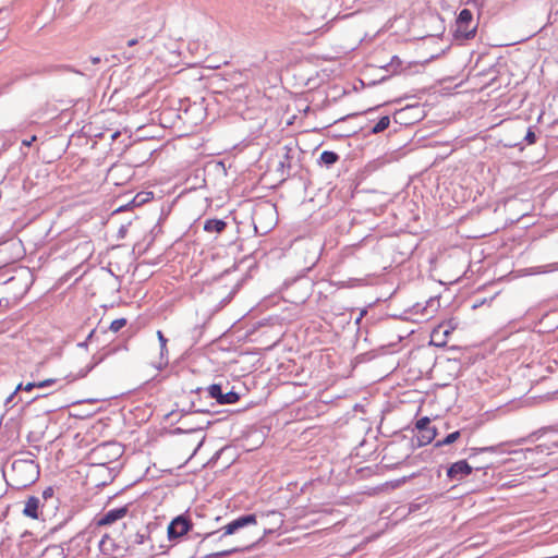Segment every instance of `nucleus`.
<instances>
[{"mask_svg":"<svg viewBox=\"0 0 558 558\" xmlns=\"http://www.w3.org/2000/svg\"><path fill=\"white\" fill-rule=\"evenodd\" d=\"M502 446H504V444H498V445L487 446V447H473V448H470L468 450L469 451V459L473 460V463H474L473 465L485 464L486 462L481 463V460L475 461L476 456H478L481 453H498V452H502L501 451V447Z\"/></svg>","mask_w":558,"mask_h":558,"instance_id":"nucleus-14","label":"nucleus"},{"mask_svg":"<svg viewBox=\"0 0 558 558\" xmlns=\"http://www.w3.org/2000/svg\"><path fill=\"white\" fill-rule=\"evenodd\" d=\"M206 388L197 387L195 389H191V397L189 400V404L183 407L181 412L187 416L194 413H211V410L207 407L206 397Z\"/></svg>","mask_w":558,"mask_h":558,"instance_id":"nucleus-7","label":"nucleus"},{"mask_svg":"<svg viewBox=\"0 0 558 558\" xmlns=\"http://www.w3.org/2000/svg\"><path fill=\"white\" fill-rule=\"evenodd\" d=\"M477 24L473 23V13L469 9H462L456 20L454 38L457 40H470L475 37Z\"/></svg>","mask_w":558,"mask_h":558,"instance_id":"nucleus-4","label":"nucleus"},{"mask_svg":"<svg viewBox=\"0 0 558 558\" xmlns=\"http://www.w3.org/2000/svg\"><path fill=\"white\" fill-rule=\"evenodd\" d=\"M460 436H461V430H454V432L448 434L442 439L437 440L435 442L434 447L439 448L442 446H449V445L453 444L454 441H457L460 438Z\"/></svg>","mask_w":558,"mask_h":558,"instance_id":"nucleus-25","label":"nucleus"},{"mask_svg":"<svg viewBox=\"0 0 558 558\" xmlns=\"http://www.w3.org/2000/svg\"><path fill=\"white\" fill-rule=\"evenodd\" d=\"M95 333H96V330H95V329L90 330V332L88 333L87 338H86L84 341H82V342L77 343V347H80V348H86V347H87V342H88V341H90V340L93 339V337L95 336Z\"/></svg>","mask_w":558,"mask_h":558,"instance_id":"nucleus-38","label":"nucleus"},{"mask_svg":"<svg viewBox=\"0 0 558 558\" xmlns=\"http://www.w3.org/2000/svg\"><path fill=\"white\" fill-rule=\"evenodd\" d=\"M423 311L425 312V315H428V314H429V313H428V311H427V306H426V307H424V310H423Z\"/></svg>","mask_w":558,"mask_h":558,"instance_id":"nucleus-52","label":"nucleus"},{"mask_svg":"<svg viewBox=\"0 0 558 558\" xmlns=\"http://www.w3.org/2000/svg\"><path fill=\"white\" fill-rule=\"evenodd\" d=\"M121 454V446L114 441L100 444L93 450V457L100 465L111 462Z\"/></svg>","mask_w":558,"mask_h":558,"instance_id":"nucleus-9","label":"nucleus"},{"mask_svg":"<svg viewBox=\"0 0 558 558\" xmlns=\"http://www.w3.org/2000/svg\"><path fill=\"white\" fill-rule=\"evenodd\" d=\"M211 399H215L218 404H234L240 396L234 390L223 392L220 384H213L206 388V400Z\"/></svg>","mask_w":558,"mask_h":558,"instance_id":"nucleus-10","label":"nucleus"},{"mask_svg":"<svg viewBox=\"0 0 558 558\" xmlns=\"http://www.w3.org/2000/svg\"><path fill=\"white\" fill-rule=\"evenodd\" d=\"M410 63L408 66H404V62L398 57L393 56L389 63L381 66L386 71L390 72L391 74H400L407 71L408 68H410Z\"/></svg>","mask_w":558,"mask_h":558,"instance_id":"nucleus-19","label":"nucleus"},{"mask_svg":"<svg viewBox=\"0 0 558 558\" xmlns=\"http://www.w3.org/2000/svg\"><path fill=\"white\" fill-rule=\"evenodd\" d=\"M34 388H37V383L36 381H33V383H27L26 385H23L22 383L19 384L16 386V391H26V392H29L32 391Z\"/></svg>","mask_w":558,"mask_h":558,"instance_id":"nucleus-34","label":"nucleus"},{"mask_svg":"<svg viewBox=\"0 0 558 558\" xmlns=\"http://www.w3.org/2000/svg\"><path fill=\"white\" fill-rule=\"evenodd\" d=\"M267 209L268 210H274V207L272 206H267Z\"/></svg>","mask_w":558,"mask_h":558,"instance_id":"nucleus-53","label":"nucleus"},{"mask_svg":"<svg viewBox=\"0 0 558 558\" xmlns=\"http://www.w3.org/2000/svg\"><path fill=\"white\" fill-rule=\"evenodd\" d=\"M47 397H48V395H47V393H44V395H36L35 397H33L32 399L27 400L26 402H27L28 404H31V403L37 402V401H39V400L46 399Z\"/></svg>","mask_w":558,"mask_h":558,"instance_id":"nucleus-41","label":"nucleus"},{"mask_svg":"<svg viewBox=\"0 0 558 558\" xmlns=\"http://www.w3.org/2000/svg\"><path fill=\"white\" fill-rule=\"evenodd\" d=\"M436 436L437 428L430 425L422 432L417 433L415 438L412 439V442L414 444L415 440L417 447H423L430 444L436 438Z\"/></svg>","mask_w":558,"mask_h":558,"instance_id":"nucleus-15","label":"nucleus"},{"mask_svg":"<svg viewBox=\"0 0 558 558\" xmlns=\"http://www.w3.org/2000/svg\"><path fill=\"white\" fill-rule=\"evenodd\" d=\"M296 27L300 33L311 34L319 28V22H311V21H307L306 17H301L298 21Z\"/></svg>","mask_w":558,"mask_h":558,"instance_id":"nucleus-21","label":"nucleus"},{"mask_svg":"<svg viewBox=\"0 0 558 558\" xmlns=\"http://www.w3.org/2000/svg\"><path fill=\"white\" fill-rule=\"evenodd\" d=\"M37 140L36 135L31 136L28 140H23L22 145L29 147Z\"/></svg>","mask_w":558,"mask_h":558,"instance_id":"nucleus-42","label":"nucleus"},{"mask_svg":"<svg viewBox=\"0 0 558 558\" xmlns=\"http://www.w3.org/2000/svg\"><path fill=\"white\" fill-rule=\"evenodd\" d=\"M339 160V155L332 150H324L318 159V163L330 168Z\"/></svg>","mask_w":558,"mask_h":558,"instance_id":"nucleus-22","label":"nucleus"},{"mask_svg":"<svg viewBox=\"0 0 558 558\" xmlns=\"http://www.w3.org/2000/svg\"><path fill=\"white\" fill-rule=\"evenodd\" d=\"M539 131L535 126H529L526 129L525 135L522 138V145H532L536 143L537 134Z\"/></svg>","mask_w":558,"mask_h":558,"instance_id":"nucleus-26","label":"nucleus"},{"mask_svg":"<svg viewBox=\"0 0 558 558\" xmlns=\"http://www.w3.org/2000/svg\"><path fill=\"white\" fill-rule=\"evenodd\" d=\"M435 302H436V301H435L434 299H430V300H429V302H428V304H430V305H432V304H434Z\"/></svg>","mask_w":558,"mask_h":558,"instance_id":"nucleus-51","label":"nucleus"},{"mask_svg":"<svg viewBox=\"0 0 558 558\" xmlns=\"http://www.w3.org/2000/svg\"><path fill=\"white\" fill-rule=\"evenodd\" d=\"M548 450V447L546 445H538L534 449H529V451H537V452H545Z\"/></svg>","mask_w":558,"mask_h":558,"instance_id":"nucleus-43","label":"nucleus"},{"mask_svg":"<svg viewBox=\"0 0 558 558\" xmlns=\"http://www.w3.org/2000/svg\"><path fill=\"white\" fill-rule=\"evenodd\" d=\"M90 62L93 64H98L100 62V58L99 57H90Z\"/></svg>","mask_w":558,"mask_h":558,"instance_id":"nucleus-46","label":"nucleus"},{"mask_svg":"<svg viewBox=\"0 0 558 558\" xmlns=\"http://www.w3.org/2000/svg\"><path fill=\"white\" fill-rule=\"evenodd\" d=\"M128 320L126 318H118L111 322L109 329L113 332H118L120 329H122L126 325Z\"/></svg>","mask_w":558,"mask_h":558,"instance_id":"nucleus-32","label":"nucleus"},{"mask_svg":"<svg viewBox=\"0 0 558 558\" xmlns=\"http://www.w3.org/2000/svg\"><path fill=\"white\" fill-rule=\"evenodd\" d=\"M56 379L53 378H49V379H45V380H41V381H37V388H46V387H50L52 386L53 384H56Z\"/></svg>","mask_w":558,"mask_h":558,"instance_id":"nucleus-37","label":"nucleus"},{"mask_svg":"<svg viewBox=\"0 0 558 558\" xmlns=\"http://www.w3.org/2000/svg\"><path fill=\"white\" fill-rule=\"evenodd\" d=\"M554 271H558V262L525 268V275L529 276L544 275Z\"/></svg>","mask_w":558,"mask_h":558,"instance_id":"nucleus-18","label":"nucleus"},{"mask_svg":"<svg viewBox=\"0 0 558 558\" xmlns=\"http://www.w3.org/2000/svg\"><path fill=\"white\" fill-rule=\"evenodd\" d=\"M365 313H366V311H362V312L360 313L359 317H357V318H356V320H355V324H360V322L362 320V318H363V316H364V314H365Z\"/></svg>","mask_w":558,"mask_h":558,"instance_id":"nucleus-47","label":"nucleus"},{"mask_svg":"<svg viewBox=\"0 0 558 558\" xmlns=\"http://www.w3.org/2000/svg\"><path fill=\"white\" fill-rule=\"evenodd\" d=\"M137 43H138V40L136 38H133V39L128 40L126 45H128V47H133Z\"/></svg>","mask_w":558,"mask_h":558,"instance_id":"nucleus-45","label":"nucleus"},{"mask_svg":"<svg viewBox=\"0 0 558 558\" xmlns=\"http://www.w3.org/2000/svg\"><path fill=\"white\" fill-rule=\"evenodd\" d=\"M121 168L120 167H117L116 169H113V172L117 171V170H120Z\"/></svg>","mask_w":558,"mask_h":558,"instance_id":"nucleus-56","label":"nucleus"},{"mask_svg":"<svg viewBox=\"0 0 558 558\" xmlns=\"http://www.w3.org/2000/svg\"><path fill=\"white\" fill-rule=\"evenodd\" d=\"M505 147L508 148H514L518 147L520 150H523L524 146L522 145V142H508L504 144Z\"/></svg>","mask_w":558,"mask_h":558,"instance_id":"nucleus-40","label":"nucleus"},{"mask_svg":"<svg viewBox=\"0 0 558 558\" xmlns=\"http://www.w3.org/2000/svg\"><path fill=\"white\" fill-rule=\"evenodd\" d=\"M99 549L102 555L108 558H123L128 554L120 539L117 538L113 527L109 532H106L99 541Z\"/></svg>","mask_w":558,"mask_h":558,"instance_id":"nucleus-6","label":"nucleus"},{"mask_svg":"<svg viewBox=\"0 0 558 558\" xmlns=\"http://www.w3.org/2000/svg\"><path fill=\"white\" fill-rule=\"evenodd\" d=\"M102 360H104V356L93 355L92 363L89 365H87L85 368L81 369L78 372V374L75 376V379L85 377Z\"/></svg>","mask_w":558,"mask_h":558,"instance_id":"nucleus-27","label":"nucleus"},{"mask_svg":"<svg viewBox=\"0 0 558 558\" xmlns=\"http://www.w3.org/2000/svg\"><path fill=\"white\" fill-rule=\"evenodd\" d=\"M430 426V418L428 416H423L418 418L415 423V429L417 433Z\"/></svg>","mask_w":558,"mask_h":558,"instance_id":"nucleus-33","label":"nucleus"},{"mask_svg":"<svg viewBox=\"0 0 558 558\" xmlns=\"http://www.w3.org/2000/svg\"><path fill=\"white\" fill-rule=\"evenodd\" d=\"M203 328H204V326H195L192 329V338L194 339L195 342H197L198 339L201 338L202 332H203Z\"/></svg>","mask_w":558,"mask_h":558,"instance_id":"nucleus-36","label":"nucleus"},{"mask_svg":"<svg viewBox=\"0 0 558 558\" xmlns=\"http://www.w3.org/2000/svg\"><path fill=\"white\" fill-rule=\"evenodd\" d=\"M547 430V427H542L533 433H531L527 437H523V438H520L515 441H512V444L514 445H521V444H524L526 441H530V440H534L535 438L544 435Z\"/></svg>","mask_w":558,"mask_h":558,"instance_id":"nucleus-30","label":"nucleus"},{"mask_svg":"<svg viewBox=\"0 0 558 558\" xmlns=\"http://www.w3.org/2000/svg\"><path fill=\"white\" fill-rule=\"evenodd\" d=\"M60 70L62 71H68V72H74V73H77V74H82V72L77 71V70H74L72 69L70 65H60L58 66Z\"/></svg>","mask_w":558,"mask_h":558,"instance_id":"nucleus-44","label":"nucleus"},{"mask_svg":"<svg viewBox=\"0 0 558 558\" xmlns=\"http://www.w3.org/2000/svg\"><path fill=\"white\" fill-rule=\"evenodd\" d=\"M284 154L279 160L276 171L279 173L281 181L287 180L289 177L294 175L300 169V160H292L290 156L292 149L287 146L283 147Z\"/></svg>","mask_w":558,"mask_h":558,"instance_id":"nucleus-11","label":"nucleus"},{"mask_svg":"<svg viewBox=\"0 0 558 558\" xmlns=\"http://www.w3.org/2000/svg\"><path fill=\"white\" fill-rule=\"evenodd\" d=\"M17 392H19V391H16V389H15L12 393H10V395L7 397L5 401H4V405H10L11 403H12V404H15V403H16V402H15V398H16Z\"/></svg>","mask_w":558,"mask_h":558,"instance_id":"nucleus-39","label":"nucleus"},{"mask_svg":"<svg viewBox=\"0 0 558 558\" xmlns=\"http://www.w3.org/2000/svg\"><path fill=\"white\" fill-rule=\"evenodd\" d=\"M146 197H142L141 194H137L128 205L125 206H120L116 213H119V211H123L125 210L129 206H140L141 204H143L144 202H146Z\"/></svg>","mask_w":558,"mask_h":558,"instance_id":"nucleus-31","label":"nucleus"},{"mask_svg":"<svg viewBox=\"0 0 558 558\" xmlns=\"http://www.w3.org/2000/svg\"><path fill=\"white\" fill-rule=\"evenodd\" d=\"M113 532L128 554L132 555L137 546L150 541L149 526L140 524L135 519H129L119 526H113Z\"/></svg>","mask_w":558,"mask_h":558,"instance_id":"nucleus-1","label":"nucleus"},{"mask_svg":"<svg viewBox=\"0 0 558 558\" xmlns=\"http://www.w3.org/2000/svg\"><path fill=\"white\" fill-rule=\"evenodd\" d=\"M248 548H250V545L228 543L227 544V548H225V549H222L220 551H217V553L209 554L205 558H225V557L230 556V555H232L234 553L243 551V550H246Z\"/></svg>","mask_w":558,"mask_h":558,"instance_id":"nucleus-17","label":"nucleus"},{"mask_svg":"<svg viewBox=\"0 0 558 558\" xmlns=\"http://www.w3.org/2000/svg\"><path fill=\"white\" fill-rule=\"evenodd\" d=\"M386 80V76L381 77L378 82H383Z\"/></svg>","mask_w":558,"mask_h":558,"instance_id":"nucleus-55","label":"nucleus"},{"mask_svg":"<svg viewBox=\"0 0 558 558\" xmlns=\"http://www.w3.org/2000/svg\"><path fill=\"white\" fill-rule=\"evenodd\" d=\"M490 465L492 463L472 465L468 460L463 459L451 463L447 468L446 476L451 482H462L471 475L473 471H483L488 469Z\"/></svg>","mask_w":558,"mask_h":558,"instance_id":"nucleus-5","label":"nucleus"},{"mask_svg":"<svg viewBox=\"0 0 558 558\" xmlns=\"http://www.w3.org/2000/svg\"><path fill=\"white\" fill-rule=\"evenodd\" d=\"M203 429H204V425L198 424L196 426H190L186 429H183L182 427H177L175 433L195 432V430H203Z\"/></svg>","mask_w":558,"mask_h":558,"instance_id":"nucleus-35","label":"nucleus"},{"mask_svg":"<svg viewBox=\"0 0 558 558\" xmlns=\"http://www.w3.org/2000/svg\"><path fill=\"white\" fill-rule=\"evenodd\" d=\"M191 531H193V523L190 517L185 513L179 514L173 518L168 525V539L171 542L178 541Z\"/></svg>","mask_w":558,"mask_h":558,"instance_id":"nucleus-8","label":"nucleus"},{"mask_svg":"<svg viewBox=\"0 0 558 558\" xmlns=\"http://www.w3.org/2000/svg\"><path fill=\"white\" fill-rule=\"evenodd\" d=\"M157 338L160 344L159 361L154 363V367L158 371H162L169 364V352L167 348L168 339L165 337L161 330H157Z\"/></svg>","mask_w":558,"mask_h":558,"instance_id":"nucleus-13","label":"nucleus"},{"mask_svg":"<svg viewBox=\"0 0 558 558\" xmlns=\"http://www.w3.org/2000/svg\"><path fill=\"white\" fill-rule=\"evenodd\" d=\"M41 497L44 499V502L41 504V507L43 508H57V502H58V499H54V489L49 486V487H46L44 490H43V494H41Z\"/></svg>","mask_w":558,"mask_h":558,"instance_id":"nucleus-23","label":"nucleus"},{"mask_svg":"<svg viewBox=\"0 0 558 558\" xmlns=\"http://www.w3.org/2000/svg\"><path fill=\"white\" fill-rule=\"evenodd\" d=\"M130 504L124 505L119 508H113L106 511L101 518L98 520V525H111L116 523L118 520L123 519L129 512Z\"/></svg>","mask_w":558,"mask_h":558,"instance_id":"nucleus-12","label":"nucleus"},{"mask_svg":"<svg viewBox=\"0 0 558 558\" xmlns=\"http://www.w3.org/2000/svg\"><path fill=\"white\" fill-rule=\"evenodd\" d=\"M227 228V222L222 219H207L204 222V230L206 232L221 233Z\"/></svg>","mask_w":558,"mask_h":558,"instance_id":"nucleus-20","label":"nucleus"},{"mask_svg":"<svg viewBox=\"0 0 558 558\" xmlns=\"http://www.w3.org/2000/svg\"><path fill=\"white\" fill-rule=\"evenodd\" d=\"M307 298V293L301 296L300 301H304Z\"/></svg>","mask_w":558,"mask_h":558,"instance_id":"nucleus-49","label":"nucleus"},{"mask_svg":"<svg viewBox=\"0 0 558 558\" xmlns=\"http://www.w3.org/2000/svg\"><path fill=\"white\" fill-rule=\"evenodd\" d=\"M119 134H120L119 132H114V133H112L111 138H112V140H116V138L119 136Z\"/></svg>","mask_w":558,"mask_h":558,"instance_id":"nucleus-48","label":"nucleus"},{"mask_svg":"<svg viewBox=\"0 0 558 558\" xmlns=\"http://www.w3.org/2000/svg\"><path fill=\"white\" fill-rule=\"evenodd\" d=\"M390 124V117L383 116L379 120L372 126L369 130V134H379L388 129Z\"/></svg>","mask_w":558,"mask_h":558,"instance_id":"nucleus-24","label":"nucleus"},{"mask_svg":"<svg viewBox=\"0 0 558 558\" xmlns=\"http://www.w3.org/2000/svg\"><path fill=\"white\" fill-rule=\"evenodd\" d=\"M378 107H375V108H371L367 110V112H373L374 110H376Z\"/></svg>","mask_w":558,"mask_h":558,"instance_id":"nucleus-50","label":"nucleus"},{"mask_svg":"<svg viewBox=\"0 0 558 558\" xmlns=\"http://www.w3.org/2000/svg\"><path fill=\"white\" fill-rule=\"evenodd\" d=\"M39 507H40V499L36 496H31L25 501V507L23 509V514L25 517H28L31 519H38L39 517Z\"/></svg>","mask_w":558,"mask_h":558,"instance_id":"nucleus-16","label":"nucleus"},{"mask_svg":"<svg viewBox=\"0 0 558 558\" xmlns=\"http://www.w3.org/2000/svg\"><path fill=\"white\" fill-rule=\"evenodd\" d=\"M81 541H84V534L77 533L75 536L71 537L68 542L62 543L61 554L66 549L68 553L71 551V548L74 544H80Z\"/></svg>","mask_w":558,"mask_h":558,"instance_id":"nucleus-28","label":"nucleus"},{"mask_svg":"<svg viewBox=\"0 0 558 558\" xmlns=\"http://www.w3.org/2000/svg\"><path fill=\"white\" fill-rule=\"evenodd\" d=\"M45 411H46L47 413H49V412H51V411H53V410H52V409H46Z\"/></svg>","mask_w":558,"mask_h":558,"instance_id":"nucleus-54","label":"nucleus"},{"mask_svg":"<svg viewBox=\"0 0 558 558\" xmlns=\"http://www.w3.org/2000/svg\"><path fill=\"white\" fill-rule=\"evenodd\" d=\"M9 476L13 488H26L38 480L39 464L32 459H17L11 464Z\"/></svg>","mask_w":558,"mask_h":558,"instance_id":"nucleus-2","label":"nucleus"},{"mask_svg":"<svg viewBox=\"0 0 558 558\" xmlns=\"http://www.w3.org/2000/svg\"><path fill=\"white\" fill-rule=\"evenodd\" d=\"M310 284V281L306 277L302 276V277H296L294 279H292L291 281H284L283 286L286 288L287 291H289L290 288L294 287V286H300V287H303V286H308Z\"/></svg>","mask_w":558,"mask_h":558,"instance_id":"nucleus-29","label":"nucleus"},{"mask_svg":"<svg viewBox=\"0 0 558 558\" xmlns=\"http://www.w3.org/2000/svg\"><path fill=\"white\" fill-rule=\"evenodd\" d=\"M257 523V517L255 513H246L242 514L217 531L207 532L204 534L195 533V537H202V542L207 539H213L217 542H222L227 536L236 534L240 530L248 526L255 525Z\"/></svg>","mask_w":558,"mask_h":558,"instance_id":"nucleus-3","label":"nucleus"}]
</instances>
